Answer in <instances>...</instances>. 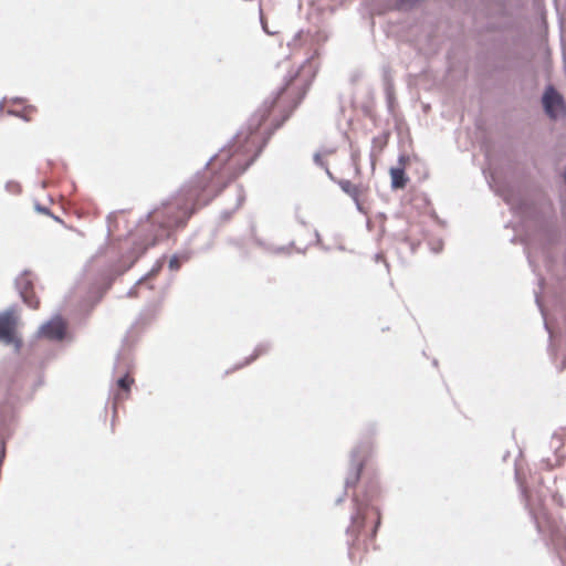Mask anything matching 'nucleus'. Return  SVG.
Listing matches in <instances>:
<instances>
[{"label":"nucleus","instance_id":"nucleus-9","mask_svg":"<svg viewBox=\"0 0 566 566\" xmlns=\"http://www.w3.org/2000/svg\"><path fill=\"white\" fill-rule=\"evenodd\" d=\"M134 384V379L129 375H125L124 377L117 380V386L122 390V392H117L116 400H123L128 397L130 386Z\"/></svg>","mask_w":566,"mask_h":566},{"label":"nucleus","instance_id":"nucleus-7","mask_svg":"<svg viewBox=\"0 0 566 566\" xmlns=\"http://www.w3.org/2000/svg\"><path fill=\"white\" fill-rule=\"evenodd\" d=\"M66 331L65 322L56 316L43 324L40 328V335L52 340L63 339Z\"/></svg>","mask_w":566,"mask_h":566},{"label":"nucleus","instance_id":"nucleus-14","mask_svg":"<svg viewBox=\"0 0 566 566\" xmlns=\"http://www.w3.org/2000/svg\"><path fill=\"white\" fill-rule=\"evenodd\" d=\"M350 557L354 559L355 558V553L352 551L350 552Z\"/></svg>","mask_w":566,"mask_h":566},{"label":"nucleus","instance_id":"nucleus-12","mask_svg":"<svg viewBox=\"0 0 566 566\" xmlns=\"http://www.w3.org/2000/svg\"><path fill=\"white\" fill-rule=\"evenodd\" d=\"M314 159H315V161H316L317 164H322L321 155L316 154V155L314 156Z\"/></svg>","mask_w":566,"mask_h":566},{"label":"nucleus","instance_id":"nucleus-2","mask_svg":"<svg viewBox=\"0 0 566 566\" xmlns=\"http://www.w3.org/2000/svg\"><path fill=\"white\" fill-rule=\"evenodd\" d=\"M380 512L376 507H368L361 514H359L353 522L352 532L357 533L359 537L361 531L365 530L366 524L370 523V528L366 532L373 539L376 536L377 530L380 525Z\"/></svg>","mask_w":566,"mask_h":566},{"label":"nucleus","instance_id":"nucleus-11","mask_svg":"<svg viewBox=\"0 0 566 566\" xmlns=\"http://www.w3.org/2000/svg\"><path fill=\"white\" fill-rule=\"evenodd\" d=\"M361 468H363V463L360 462V463H358V465H357L356 474H355L354 480L352 481V484H355V483H356V481L358 480L359 474H360V471H361Z\"/></svg>","mask_w":566,"mask_h":566},{"label":"nucleus","instance_id":"nucleus-1","mask_svg":"<svg viewBox=\"0 0 566 566\" xmlns=\"http://www.w3.org/2000/svg\"><path fill=\"white\" fill-rule=\"evenodd\" d=\"M308 86V80L301 72L291 76L274 96L262 103L232 144L220 150L181 195L149 214L151 222L164 229L184 227L197 210L207 206L254 161L271 135L300 105Z\"/></svg>","mask_w":566,"mask_h":566},{"label":"nucleus","instance_id":"nucleus-3","mask_svg":"<svg viewBox=\"0 0 566 566\" xmlns=\"http://www.w3.org/2000/svg\"><path fill=\"white\" fill-rule=\"evenodd\" d=\"M17 287L23 302L33 310H38L40 301L33 291V277L30 272H24L17 279Z\"/></svg>","mask_w":566,"mask_h":566},{"label":"nucleus","instance_id":"nucleus-8","mask_svg":"<svg viewBox=\"0 0 566 566\" xmlns=\"http://www.w3.org/2000/svg\"><path fill=\"white\" fill-rule=\"evenodd\" d=\"M408 163V158L405 156H401L399 158V167H392L390 169V177H391V187L394 189H402L406 187L408 178L405 174V167Z\"/></svg>","mask_w":566,"mask_h":566},{"label":"nucleus","instance_id":"nucleus-4","mask_svg":"<svg viewBox=\"0 0 566 566\" xmlns=\"http://www.w3.org/2000/svg\"><path fill=\"white\" fill-rule=\"evenodd\" d=\"M337 184L339 188L355 201L360 210L363 200L367 198L370 191V186L364 182L354 184L348 179H340Z\"/></svg>","mask_w":566,"mask_h":566},{"label":"nucleus","instance_id":"nucleus-13","mask_svg":"<svg viewBox=\"0 0 566 566\" xmlns=\"http://www.w3.org/2000/svg\"><path fill=\"white\" fill-rule=\"evenodd\" d=\"M355 166H356V174H357V175H358V174H360L359 165H358V164H355Z\"/></svg>","mask_w":566,"mask_h":566},{"label":"nucleus","instance_id":"nucleus-10","mask_svg":"<svg viewBox=\"0 0 566 566\" xmlns=\"http://www.w3.org/2000/svg\"><path fill=\"white\" fill-rule=\"evenodd\" d=\"M34 113H35V108L33 106H28L24 108L22 117L27 120H31Z\"/></svg>","mask_w":566,"mask_h":566},{"label":"nucleus","instance_id":"nucleus-6","mask_svg":"<svg viewBox=\"0 0 566 566\" xmlns=\"http://www.w3.org/2000/svg\"><path fill=\"white\" fill-rule=\"evenodd\" d=\"M18 317L13 311L0 313V340L10 344L14 340Z\"/></svg>","mask_w":566,"mask_h":566},{"label":"nucleus","instance_id":"nucleus-5","mask_svg":"<svg viewBox=\"0 0 566 566\" xmlns=\"http://www.w3.org/2000/svg\"><path fill=\"white\" fill-rule=\"evenodd\" d=\"M543 105L546 114L552 118H556L565 113L563 98L553 87H548L545 91Z\"/></svg>","mask_w":566,"mask_h":566}]
</instances>
